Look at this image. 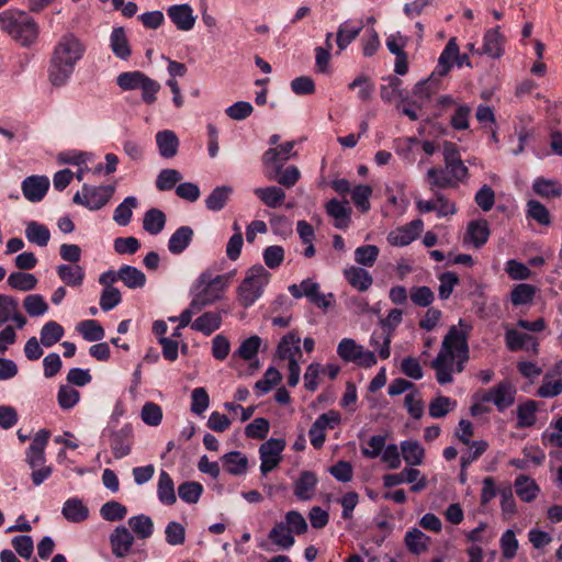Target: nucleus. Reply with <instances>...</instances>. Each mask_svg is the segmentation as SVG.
Listing matches in <instances>:
<instances>
[{"mask_svg":"<svg viewBox=\"0 0 562 562\" xmlns=\"http://www.w3.org/2000/svg\"><path fill=\"white\" fill-rule=\"evenodd\" d=\"M85 52L83 43L72 33H67L59 38L53 48L47 68L48 81L54 88L68 85Z\"/></svg>","mask_w":562,"mask_h":562,"instance_id":"obj_1","label":"nucleus"},{"mask_svg":"<svg viewBox=\"0 0 562 562\" xmlns=\"http://www.w3.org/2000/svg\"><path fill=\"white\" fill-rule=\"evenodd\" d=\"M0 30L26 48L36 44L40 36L38 23L27 12L18 9L0 12Z\"/></svg>","mask_w":562,"mask_h":562,"instance_id":"obj_2","label":"nucleus"},{"mask_svg":"<svg viewBox=\"0 0 562 562\" xmlns=\"http://www.w3.org/2000/svg\"><path fill=\"white\" fill-rule=\"evenodd\" d=\"M231 278V273L214 274L209 269L201 272L190 289L193 305L203 310L221 301L229 285Z\"/></svg>","mask_w":562,"mask_h":562,"instance_id":"obj_3","label":"nucleus"},{"mask_svg":"<svg viewBox=\"0 0 562 562\" xmlns=\"http://www.w3.org/2000/svg\"><path fill=\"white\" fill-rule=\"evenodd\" d=\"M49 437L50 431L48 429L38 430L25 451V462L32 469L31 480L35 486L41 485L53 473V468L46 465L45 454Z\"/></svg>","mask_w":562,"mask_h":562,"instance_id":"obj_4","label":"nucleus"},{"mask_svg":"<svg viewBox=\"0 0 562 562\" xmlns=\"http://www.w3.org/2000/svg\"><path fill=\"white\" fill-rule=\"evenodd\" d=\"M270 273L261 265L250 267L236 290L237 301L244 308L252 306L263 294Z\"/></svg>","mask_w":562,"mask_h":562,"instance_id":"obj_5","label":"nucleus"},{"mask_svg":"<svg viewBox=\"0 0 562 562\" xmlns=\"http://www.w3.org/2000/svg\"><path fill=\"white\" fill-rule=\"evenodd\" d=\"M469 353H437L431 362L436 371V379L439 384H448L453 381L452 372H462L464 364L469 361Z\"/></svg>","mask_w":562,"mask_h":562,"instance_id":"obj_6","label":"nucleus"},{"mask_svg":"<svg viewBox=\"0 0 562 562\" xmlns=\"http://www.w3.org/2000/svg\"><path fill=\"white\" fill-rule=\"evenodd\" d=\"M113 193V186L93 187L85 183L81 192H76L72 196V202L90 211H98L108 204Z\"/></svg>","mask_w":562,"mask_h":562,"instance_id":"obj_7","label":"nucleus"},{"mask_svg":"<svg viewBox=\"0 0 562 562\" xmlns=\"http://www.w3.org/2000/svg\"><path fill=\"white\" fill-rule=\"evenodd\" d=\"M285 446L286 442L282 438H270L260 446V472L262 475H267L279 465L282 459L281 453Z\"/></svg>","mask_w":562,"mask_h":562,"instance_id":"obj_8","label":"nucleus"},{"mask_svg":"<svg viewBox=\"0 0 562 562\" xmlns=\"http://www.w3.org/2000/svg\"><path fill=\"white\" fill-rule=\"evenodd\" d=\"M288 290L294 299L306 297L319 308H327L330 305L326 295L319 291V284L312 279H304L300 284H291Z\"/></svg>","mask_w":562,"mask_h":562,"instance_id":"obj_9","label":"nucleus"},{"mask_svg":"<svg viewBox=\"0 0 562 562\" xmlns=\"http://www.w3.org/2000/svg\"><path fill=\"white\" fill-rule=\"evenodd\" d=\"M516 390L508 381H502L481 397L482 402H492L498 412H504L515 402Z\"/></svg>","mask_w":562,"mask_h":562,"instance_id":"obj_10","label":"nucleus"},{"mask_svg":"<svg viewBox=\"0 0 562 562\" xmlns=\"http://www.w3.org/2000/svg\"><path fill=\"white\" fill-rule=\"evenodd\" d=\"M423 221L417 218L404 226L391 231L386 239L389 244L392 246L405 247L412 244L419 236V234L423 231Z\"/></svg>","mask_w":562,"mask_h":562,"instance_id":"obj_11","label":"nucleus"},{"mask_svg":"<svg viewBox=\"0 0 562 562\" xmlns=\"http://www.w3.org/2000/svg\"><path fill=\"white\" fill-rule=\"evenodd\" d=\"M167 15L177 30L182 32L191 31L196 21L193 9L189 3L172 4L167 8Z\"/></svg>","mask_w":562,"mask_h":562,"instance_id":"obj_12","label":"nucleus"},{"mask_svg":"<svg viewBox=\"0 0 562 562\" xmlns=\"http://www.w3.org/2000/svg\"><path fill=\"white\" fill-rule=\"evenodd\" d=\"M468 328L463 319L459 321V327L451 326L442 340L440 351H469Z\"/></svg>","mask_w":562,"mask_h":562,"instance_id":"obj_13","label":"nucleus"},{"mask_svg":"<svg viewBox=\"0 0 562 562\" xmlns=\"http://www.w3.org/2000/svg\"><path fill=\"white\" fill-rule=\"evenodd\" d=\"M21 189L27 201L40 202L49 189V179L46 176H29L22 181Z\"/></svg>","mask_w":562,"mask_h":562,"instance_id":"obj_14","label":"nucleus"},{"mask_svg":"<svg viewBox=\"0 0 562 562\" xmlns=\"http://www.w3.org/2000/svg\"><path fill=\"white\" fill-rule=\"evenodd\" d=\"M133 445V427L125 424L119 430L111 432V449L115 459H122L128 456Z\"/></svg>","mask_w":562,"mask_h":562,"instance_id":"obj_15","label":"nucleus"},{"mask_svg":"<svg viewBox=\"0 0 562 562\" xmlns=\"http://www.w3.org/2000/svg\"><path fill=\"white\" fill-rule=\"evenodd\" d=\"M12 321L18 328L26 325V318L19 312V302L13 296L0 293V326Z\"/></svg>","mask_w":562,"mask_h":562,"instance_id":"obj_16","label":"nucleus"},{"mask_svg":"<svg viewBox=\"0 0 562 562\" xmlns=\"http://www.w3.org/2000/svg\"><path fill=\"white\" fill-rule=\"evenodd\" d=\"M491 235V229L487 221L474 220L471 221L467 226V232L463 236V245H471L475 248L483 247Z\"/></svg>","mask_w":562,"mask_h":562,"instance_id":"obj_17","label":"nucleus"},{"mask_svg":"<svg viewBox=\"0 0 562 562\" xmlns=\"http://www.w3.org/2000/svg\"><path fill=\"white\" fill-rule=\"evenodd\" d=\"M295 142H285L277 147L267 149L262 155V164L265 167H283V165L291 158L295 157L296 153L293 151Z\"/></svg>","mask_w":562,"mask_h":562,"instance_id":"obj_18","label":"nucleus"},{"mask_svg":"<svg viewBox=\"0 0 562 562\" xmlns=\"http://www.w3.org/2000/svg\"><path fill=\"white\" fill-rule=\"evenodd\" d=\"M325 211L334 220L336 228L342 229L349 226L351 207L348 201L341 202L337 199H331L325 204Z\"/></svg>","mask_w":562,"mask_h":562,"instance_id":"obj_19","label":"nucleus"},{"mask_svg":"<svg viewBox=\"0 0 562 562\" xmlns=\"http://www.w3.org/2000/svg\"><path fill=\"white\" fill-rule=\"evenodd\" d=\"M112 552L116 558H124L130 552L134 537L125 526H119L110 536Z\"/></svg>","mask_w":562,"mask_h":562,"instance_id":"obj_20","label":"nucleus"},{"mask_svg":"<svg viewBox=\"0 0 562 562\" xmlns=\"http://www.w3.org/2000/svg\"><path fill=\"white\" fill-rule=\"evenodd\" d=\"M318 480L314 472L302 471L294 482V495L300 501H310L315 493Z\"/></svg>","mask_w":562,"mask_h":562,"instance_id":"obj_21","label":"nucleus"},{"mask_svg":"<svg viewBox=\"0 0 562 562\" xmlns=\"http://www.w3.org/2000/svg\"><path fill=\"white\" fill-rule=\"evenodd\" d=\"M159 155L162 158L171 159L178 153L179 138L173 131H159L155 136Z\"/></svg>","mask_w":562,"mask_h":562,"instance_id":"obj_22","label":"nucleus"},{"mask_svg":"<svg viewBox=\"0 0 562 562\" xmlns=\"http://www.w3.org/2000/svg\"><path fill=\"white\" fill-rule=\"evenodd\" d=\"M222 314L223 311L205 312L191 323V328L209 336L221 327Z\"/></svg>","mask_w":562,"mask_h":562,"instance_id":"obj_23","label":"nucleus"},{"mask_svg":"<svg viewBox=\"0 0 562 562\" xmlns=\"http://www.w3.org/2000/svg\"><path fill=\"white\" fill-rule=\"evenodd\" d=\"M268 168L270 170L267 172V178L285 188L294 187L301 178V172L296 166H289L285 169L278 166Z\"/></svg>","mask_w":562,"mask_h":562,"instance_id":"obj_24","label":"nucleus"},{"mask_svg":"<svg viewBox=\"0 0 562 562\" xmlns=\"http://www.w3.org/2000/svg\"><path fill=\"white\" fill-rule=\"evenodd\" d=\"M363 29V23L345 21L337 30L336 43L339 50L346 49L360 34Z\"/></svg>","mask_w":562,"mask_h":562,"instance_id":"obj_25","label":"nucleus"},{"mask_svg":"<svg viewBox=\"0 0 562 562\" xmlns=\"http://www.w3.org/2000/svg\"><path fill=\"white\" fill-rule=\"evenodd\" d=\"M58 278L70 288L81 286L86 277L83 267L79 265H58L56 267Z\"/></svg>","mask_w":562,"mask_h":562,"instance_id":"obj_26","label":"nucleus"},{"mask_svg":"<svg viewBox=\"0 0 562 562\" xmlns=\"http://www.w3.org/2000/svg\"><path fill=\"white\" fill-rule=\"evenodd\" d=\"M348 283L360 292L367 291L373 283L372 276L362 267L350 266L344 270Z\"/></svg>","mask_w":562,"mask_h":562,"instance_id":"obj_27","label":"nucleus"},{"mask_svg":"<svg viewBox=\"0 0 562 562\" xmlns=\"http://www.w3.org/2000/svg\"><path fill=\"white\" fill-rule=\"evenodd\" d=\"M458 53L459 46L456 38L449 40L438 58V64L432 74L440 77L447 75L452 68L453 61L456 60V57H458Z\"/></svg>","mask_w":562,"mask_h":562,"instance_id":"obj_28","label":"nucleus"},{"mask_svg":"<svg viewBox=\"0 0 562 562\" xmlns=\"http://www.w3.org/2000/svg\"><path fill=\"white\" fill-rule=\"evenodd\" d=\"M193 229L190 226H180L168 240V250L172 255L182 254L193 239Z\"/></svg>","mask_w":562,"mask_h":562,"instance_id":"obj_29","label":"nucleus"},{"mask_svg":"<svg viewBox=\"0 0 562 562\" xmlns=\"http://www.w3.org/2000/svg\"><path fill=\"white\" fill-rule=\"evenodd\" d=\"M110 47L113 54L122 60H126L131 56V47L123 26L113 27L110 35Z\"/></svg>","mask_w":562,"mask_h":562,"instance_id":"obj_30","label":"nucleus"},{"mask_svg":"<svg viewBox=\"0 0 562 562\" xmlns=\"http://www.w3.org/2000/svg\"><path fill=\"white\" fill-rule=\"evenodd\" d=\"M120 281L131 290L143 289L146 284V276L145 273L130 265H123L120 267Z\"/></svg>","mask_w":562,"mask_h":562,"instance_id":"obj_31","label":"nucleus"},{"mask_svg":"<svg viewBox=\"0 0 562 562\" xmlns=\"http://www.w3.org/2000/svg\"><path fill=\"white\" fill-rule=\"evenodd\" d=\"M224 470L232 475H243L248 469V459L240 451H229L222 456Z\"/></svg>","mask_w":562,"mask_h":562,"instance_id":"obj_32","label":"nucleus"},{"mask_svg":"<svg viewBox=\"0 0 562 562\" xmlns=\"http://www.w3.org/2000/svg\"><path fill=\"white\" fill-rule=\"evenodd\" d=\"M63 516L71 522H81L89 516V509L78 497L68 498L61 509Z\"/></svg>","mask_w":562,"mask_h":562,"instance_id":"obj_33","label":"nucleus"},{"mask_svg":"<svg viewBox=\"0 0 562 562\" xmlns=\"http://www.w3.org/2000/svg\"><path fill=\"white\" fill-rule=\"evenodd\" d=\"M254 193L266 206L271 209L280 206L285 199V191L277 186L256 188Z\"/></svg>","mask_w":562,"mask_h":562,"instance_id":"obj_34","label":"nucleus"},{"mask_svg":"<svg viewBox=\"0 0 562 562\" xmlns=\"http://www.w3.org/2000/svg\"><path fill=\"white\" fill-rule=\"evenodd\" d=\"M25 237L31 244L46 247L50 239V232L46 225L36 221H30L25 225Z\"/></svg>","mask_w":562,"mask_h":562,"instance_id":"obj_35","label":"nucleus"},{"mask_svg":"<svg viewBox=\"0 0 562 562\" xmlns=\"http://www.w3.org/2000/svg\"><path fill=\"white\" fill-rule=\"evenodd\" d=\"M499 26L488 30L483 38V53L492 58H499L504 54L503 36Z\"/></svg>","mask_w":562,"mask_h":562,"instance_id":"obj_36","label":"nucleus"},{"mask_svg":"<svg viewBox=\"0 0 562 562\" xmlns=\"http://www.w3.org/2000/svg\"><path fill=\"white\" fill-rule=\"evenodd\" d=\"M427 181L429 188L435 192V189L457 188L458 183L451 177L447 168H430L427 171Z\"/></svg>","mask_w":562,"mask_h":562,"instance_id":"obj_37","label":"nucleus"},{"mask_svg":"<svg viewBox=\"0 0 562 562\" xmlns=\"http://www.w3.org/2000/svg\"><path fill=\"white\" fill-rule=\"evenodd\" d=\"M157 496L158 499L167 506H171L177 502L173 480L169 473L164 470L160 471L159 474Z\"/></svg>","mask_w":562,"mask_h":562,"instance_id":"obj_38","label":"nucleus"},{"mask_svg":"<svg viewBox=\"0 0 562 562\" xmlns=\"http://www.w3.org/2000/svg\"><path fill=\"white\" fill-rule=\"evenodd\" d=\"M401 450L407 465H420L425 458V449L416 440H404L401 442Z\"/></svg>","mask_w":562,"mask_h":562,"instance_id":"obj_39","label":"nucleus"},{"mask_svg":"<svg viewBox=\"0 0 562 562\" xmlns=\"http://www.w3.org/2000/svg\"><path fill=\"white\" fill-rule=\"evenodd\" d=\"M429 541L430 538L418 528L409 529L404 537V543L407 550L413 554H420L426 551Z\"/></svg>","mask_w":562,"mask_h":562,"instance_id":"obj_40","label":"nucleus"},{"mask_svg":"<svg viewBox=\"0 0 562 562\" xmlns=\"http://www.w3.org/2000/svg\"><path fill=\"white\" fill-rule=\"evenodd\" d=\"M64 327L55 322L49 321L43 325L40 331V341L44 348H52L64 336Z\"/></svg>","mask_w":562,"mask_h":562,"instance_id":"obj_41","label":"nucleus"},{"mask_svg":"<svg viewBox=\"0 0 562 562\" xmlns=\"http://www.w3.org/2000/svg\"><path fill=\"white\" fill-rule=\"evenodd\" d=\"M515 491L522 502L530 503L537 497L539 486L535 480L521 474L515 480Z\"/></svg>","mask_w":562,"mask_h":562,"instance_id":"obj_42","label":"nucleus"},{"mask_svg":"<svg viewBox=\"0 0 562 562\" xmlns=\"http://www.w3.org/2000/svg\"><path fill=\"white\" fill-rule=\"evenodd\" d=\"M277 358L273 359V362L278 366L281 364L282 361L288 360V385L294 387L297 385L300 381L301 368L299 366V358L302 357L303 353H276Z\"/></svg>","mask_w":562,"mask_h":562,"instance_id":"obj_43","label":"nucleus"},{"mask_svg":"<svg viewBox=\"0 0 562 562\" xmlns=\"http://www.w3.org/2000/svg\"><path fill=\"white\" fill-rule=\"evenodd\" d=\"M232 192L233 188L229 186L216 187L205 199L206 209L213 212L221 211L229 200Z\"/></svg>","mask_w":562,"mask_h":562,"instance_id":"obj_44","label":"nucleus"},{"mask_svg":"<svg viewBox=\"0 0 562 562\" xmlns=\"http://www.w3.org/2000/svg\"><path fill=\"white\" fill-rule=\"evenodd\" d=\"M10 288L23 292L34 290L37 285V278L29 272L15 271L11 272L7 279Z\"/></svg>","mask_w":562,"mask_h":562,"instance_id":"obj_45","label":"nucleus"},{"mask_svg":"<svg viewBox=\"0 0 562 562\" xmlns=\"http://www.w3.org/2000/svg\"><path fill=\"white\" fill-rule=\"evenodd\" d=\"M76 330L87 341H100L104 337V329L95 319H85L77 324Z\"/></svg>","mask_w":562,"mask_h":562,"instance_id":"obj_46","label":"nucleus"},{"mask_svg":"<svg viewBox=\"0 0 562 562\" xmlns=\"http://www.w3.org/2000/svg\"><path fill=\"white\" fill-rule=\"evenodd\" d=\"M137 199L133 195L126 196L114 210L113 220L120 226L130 224L133 216V209L137 206Z\"/></svg>","mask_w":562,"mask_h":562,"instance_id":"obj_47","label":"nucleus"},{"mask_svg":"<svg viewBox=\"0 0 562 562\" xmlns=\"http://www.w3.org/2000/svg\"><path fill=\"white\" fill-rule=\"evenodd\" d=\"M166 225V215L159 209L148 210L143 220V228L150 235H158Z\"/></svg>","mask_w":562,"mask_h":562,"instance_id":"obj_48","label":"nucleus"},{"mask_svg":"<svg viewBox=\"0 0 562 562\" xmlns=\"http://www.w3.org/2000/svg\"><path fill=\"white\" fill-rule=\"evenodd\" d=\"M269 540L281 549H289L294 544V537L288 526L280 521L277 522L268 535Z\"/></svg>","mask_w":562,"mask_h":562,"instance_id":"obj_49","label":"nucleus"},{"mask_svg":"<svg viewBox=\"0 0 562 562\" xmlns=\"http://www.w3.org/2000/svg\"><path fill=\"white\" fill-rule=\"evenodd\" d=\"M537 289L529 283H518L510 292V302L514 306L527 305L533 301Z\"/></svg>","mask_w":562,"mask_h":562,"instance_id":"obj_50","label":"nucleus"},{"mask_svg":"<svg viewBox=\"0 0 562 562\" xmlns=\"http://www.w3.org/2000/svg\"><path fill=\"white\" fill-rule=\"evenodd\" d=\"M420 475V471L415 468H405L400 473L385 474L383 485L386 488L397 486L402 483H414Z\"/></svg>","mask_w":562,"mask_h":562,"instance_id":"obj_51","label":"nucleus"},{"mask_svg":"<svg viewBox=\"0 0 562 562\" xmlns=\"http://www.w3.org/2000/svg\"><path fill=\"white\" fill-rule=\"evenodd\" d=\"M532 189L536 194L543 198H559L562 194V188L559 181L542 177L533 181Z\"/></svg>","mask_w":562,"mask_h":562,"instance_id":"obj_52","label":"nucleus"},{"mask_svg":"<svg viewBox=\"0 0 562 562\" xmlns=\"http://www.w3.org/2000/svg\"><path fill=\"white\" fill-rule=\"evenodd\" d=\"M23 308L30 317H41L48 312V304L41 294H29L23 300Z\"/></svg>","mask_w":562,"mask_h":562,"instance_id":"obj_53","label":"nucleus"},{"mask_svg":"<svg viewBox=\"0 0 562 562\" xmlns=\"http://www.w3.org/2000/svg\"><path fill=\"white\" fill-rule=\"evenodd\" d=\"M526 216L542 226H549L551 224L549 210L537 200H529L527 202Z\"/></svg>","mask_w":562,"mask_h":562,"instance_id":"obj_54","label":"nucleus"},{"mask_svg":"<svg viewBox=\"0 0 562 562\" xmlns=\"http://www.w3.org/2000/svg\"><path fill=\"white\" fill-rule=\"evenodd\" d=\"M505 341L509 349L515 350L522 348L528 344L532 345V351H537L538 345L531 335L519 331L517 329H509L505 334Z\"/></svg>","mask_w":562,"mask_h":562,"instance_id":"obj_55","label":"nucleus"},{"mask_svg":"<svg viewBox=\"0 0 562 562\" xmlns=\"http://www.w3.org/2000/svg\"><path fill=\"white\" fill-rule=\"evenodd\" d=\"M128 525L139 539H147L154 532L151 518L144 514L131 517L128 519Z\"/></svg>","mask_w":562,"mask_h":562,"instance_id":"obj_56","label":"nucleus"},{"mask_svg":"<svg viewBox=\"0 0 562 562\" xmlns=\"http://www.w3.org/2000/svg\"><path fill=\"white\" fill-rule=\"evenodd\" d=\"M203 493V485L195 481H186L178 486L179 497L188 504H196Z\"/></svg>","mask_w":562,"mask_h":562,"instance_id":"obj_57","label":"nucleus"},{"mask_svg":"<svg viewBox=\"0 0 562 562\" xmlns=\"http://www.w3.org/2000/svg\"><path fill=\"white\" fill-rule=\"evenodd\" d=\"M147 76L139 71H124L116 77V85L124 91L137 90Z\"/></svg>","mask_w":562,"mask_h":562,"instance_id":"obj_58","label":"nucleus"},{"mask_svg":"<svg viewBox=\"0 0 562 562\" xmlns=\"http://www.w3.org/2000/svg\"><path fill=\"white\" fill-rule=\"evenodd\" d=\"M389 83L380 87V97L384 102H391L395 98L405 100L404 91L402 90L403 81L396 76L387 78Z\"/></svg>","mask_w":562,"mask_h":562,"instance_id":"obj_59","label":"nucleus"},{"mask_svg":"<svg viewBox=\"0 0 562 562\" xmlns=\"http://www.w3.org/2000/svg\"><path fill=\"white\" fill-rule=\"evenodd\" d=\"M456 405V401H452L450 397L438 395L429 403V416L432 418H442L452 411Z\"/></svg>","mask_w":562,"mask_h":562,"instance_id":"obj_60","label":"nucleus"},{"mask_svg":"<svg viewBox=\"0 0 562 562\" xmlns=\"http://www.w3.org/2000/svg\"><path fill=\"white\" fill-rule=\"evenodd\" d=\"M182 179V175L177 169H162L155 181L158 191H170Z\"/></svg>","mask_w":562,"mask_h":562,"instance_id":"obj_61","label":"nucleus"},{"mask_svg":"<svg viewBox=\"0 0 562 562\" xmlns=\"http://www.w3.org/2000/svg\"><path fill=\"white\" fill-rule=\"evenodd\" d=\"M439 89L436 75L431 74L426 80L418 81L413 88V95L420 100H429Z\"/></svg>","mask_w":562,"mask_h":562,"instance_id":"obj_62","label":"nucleus"},{"mask_svg":"<svg viewBox=\"0 0 562 562\" xmlns=\"http://www.w3.org/2000/svg\"><path fill=\"white\" fill-rule=\"evenodd\" d=\"M372 195V188L368 184H358L351 191V200L356 207L366 213L370 210V196Z\"/></svg>","mask_w":562,"mask_h":562,"instance_id":"obj_63","label":"nucleus"},{"mask_svg":"<svg viewBox=\"0 0 562 562\" xmlns=\"http://www.w3.org/2000/svg\"><path fill=\"white\" fill-rule=\"evenodd\" d=\"M537 403L528 400L517 407V428L531 427L536 423Z\"/></svg>","mask_w":562,"mask_h":562,"instance_id":"obj_64","label":"nucleus"}]
</instances>
